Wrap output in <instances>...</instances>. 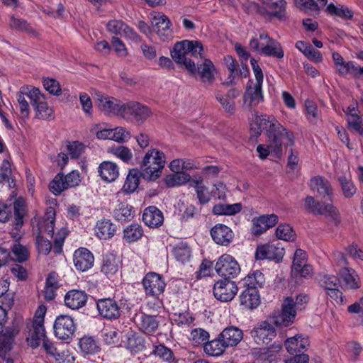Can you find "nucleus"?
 <instances>
[{
    "instance_id": "35",
    "label": "nucleus",
    "mask_w": 363,
    "mask_h": 363,
    "mask_svg": "<svg viewBox=\"0 0 363 363\" xmlns=\"http://www.w3.org/2000/svg\"><path fill=\"white\" fill-rule=\"evenodd\" d=\"M113 216L120 222L130 220L134 216L133 208L126 202H119L113 211Z\"/></svg>"
},
{
    "instance_id": "41",
    "label": "nucleus",
    "mask_w": 363,
    "mask_h": 363,
    "mask_svg": "<svg viewBox=\"0 0 363 363\" xmlns=\"http://www.w3.org/2000/svg\"><path fill=\"white\" fill-rule=\"evenodd\" d=\"M78 345L82 352L85 354H94L100 350L98 341L90 336H84L80 338Z\"/></svg>"
},
{
    "instance_id": "11",
    "label": "nucleus",
    "mask_w": 363,
    "mask_h": 363,
    "mask_svg": "<svg viewBox=\"0 0 363 363\" xmlns=\"http://www.w3.org/2000/svg\"><path fill=\"white\" fill-rule=\"evenodd\" d=\"M151 23L160 40L168 42L172 40L173 35L172 23L166 15L160 12L151 13Z\"/></svg>"
},
{
    "instance_id": "2",
    "label": "nucleus",
    "mask_w": 363,
    "mask_h": 363,
    "mask_svg": "<svg viewBox=\"0 0 363 363\" xmlns=\"http://www.w3.org/2000/svg\"><path fill=\"white\" fill-rule=\"evenodd\" d=\"M199 57L197 62L198 68H213L211 60L204 57V50L202 43L199 40H183L174 43L170 50L172 59L179 65L185 68H195V62L189 57Z\"/></svg>"
},
{
    "instance_id": "33",
    "label": "nucleus",
    "mask_w": 363,
    "mask_h": 363,
    "mask_svg": "<svg viewBox=\"0 0 363 363\" xmlns=\"http://www.w3.org/2000/svg\"><path fill=\"white\" fill-rule=\"evenodd\" d=\"M99 172L101 179L108 182L115 181L119 175V169L114 162H103L99 167Z\"/></svg>"
},
{
    "instance_id": "8",
    "label": "nucleus",
    "mask_w": 363,
    "mask_h": 363,
    "mask_svg": "<svg viewBox=\"0 0 363 363\" xmlns=\"http://www.w3.org/2000/svg\"><path fill=\"white\" fill-rule=\"evenodd\" d=\"M304 206L310 213L330 218L336 224L340 222V213L333 204L315 201L313 196H308L305 199Z\"/></svg>"
},
{
    "instance_id": "22",
    "label": "nucleus",
    "mask_w": 363,
    "mask_h": 363,
    "mask_svg": "<svg viewBox=\"0 0 363 363\" xmlns=\"http://www.w3.org/2000/svg\"><path fill=\"white\" fill-rule=\"evenodd\" d=\"M266 115L258 116L257 113L252 115L250 125V138H257L264 130L269 135L270 132L267 130L268 126L271 127L272 123Z\"/></svg>"
},
{
    "instance_id": "16",
    "label": "nucleus",
    "mask_w": 363,
    "mask_h": 363,
    "mask_svg": "<svg viewBox=\"0 0 363 363\" xmlns=\"http://www.w3.org/2000/svg\"><path fill=\"white\" fill-rule=\"evenodd\" d=\"M55 336L60 340L72 338L76 330V324L72 317L67 315H58L53 325Z\"/></svg>"
},
{
    "instance_id": "55",
    "label": "nucleus",
    "mask_w": 363,
    "mask_h": 363,
    "mask_svg": "<svg viewBox=\"0 0 363 363\" xmlns=\"http://www.w3.org/2000/svg\"><path fill=\"white\" fill-rule=\"evenodd\" d=\"M320 286L325 290L331 289L333 287H338L339 279L333 274H320L317 277Z\"/></svg>"
},
{
    "instance_id": "15",
    "label": "nucleus",
    "mask_w": 363,
    "mask_h": 363,
    "mask_svg": "<svg viewBox=\"0 0 363 363\" xmlns=\"http://www.w3.org/2000/svg\"><path fill=\"white\" fill-rule=\"evenodd\" d=\"M238 291L235 281L224 279L214 284L213 293L216 299L221 302H228L234 298Z\"/></svg>"
},
{
    "instance_id": "10",
    "label": "nucleus",
    "mask_w": 363,
    "mask_h": 363,
    "mask_svg": "<svg viewBox=\"0 0 363 363\" xmlns=\"http://www.w3.org/2000/svg\"><path fill=\"white\" fill-rule=\"evenodd\" d=\"M12 209L14 211L16 225L21 226L23 223V217L26 214V201L21 197L15 201L13 207L11 204L0 202V222L5 223L9 219Z\"/></svg>"
},
{
    "instance_id": "50",
    "label": "nucleus",
    "mask_w": 363,
    "mask_h": 363,
    "mask_svg": "<svg viewBox=\"0 0 363 363\" xmlns=\"http://www.w3.org/2000/svg\"><path fill=\"white\" fill-rule=\"evenodd\" d=\"M265 282L264 274L259 270L248 274L244 279V283L247 287H262Z\"/></svg>"
},
{
    "instance_id": "34",
    "label": "nucleus",
    "mask_w": 363,
    "mask_h": 363,
    "mask_svg": "<svg viewBox=\"0 0 363 363\" xmlns=\"http://www.w3.org/2000/svg\"><path fill=\"white\" fill-rule=\"evenodd\" d=\"M152 354L164 363H178L179 362L174 352L164 344L154 345Z\"/></svg>"
},
{
    "instance_id": "25",
    "label": "nucleus",
    "mask_w": 363,
    "mask_h": 363,
    "mask_svg": "<svg viewBox=\"0 0 363 363\" xmlns=\"http://www.w3.org/2000/svg\"><path fill=\"white\" fill-rule=\"evenodd\" d=\"M137 324L139 330L148 335L155 333L159 328L157 317L145 313H140Z\"/></svg>"
},
{
    "instance_id": "37",
    "label": "nucleus",
    "mask_w": 363,
    "mask_h": 363,
    "mask_svg": "<svg viewBox=\"0 0 363 363\" xmlns=\"http://www.w3.org/2000/svg\"><path fill=\"white\" fill-rule=\"evenodd\" d=\"M308 345V340L299 335L288 338L285 342L286 348L290 354L301 352Z\"/></svg>"
},
{
    "instance_id": "17",
    "label": "nucleus",
    "mask_w": 363,
    "mask_h": 363,
    "mask_svg": "<svg viewBox=\"0 0 363 363\" xmlns=\"http://www.w3.org/2000/svg\"><path fill=\"white\" fill-rule=\"evenodd\" d=\"M99 313L106 319L115 320L121 315V308L117 301L111 298H101L96 302Z\"/></svg>"
},
{
    "instance_id": "28",
    "label": "nucleus",
    "mask_w": 363,
    "mask_h": 363,
    "mask_svg": "<svg viewBox=\"0 0 363 363\" xmlns=\"http://www.w3.org/2000/svg\"><path fill=\"white\" fill-rule=\"evenodd\" d=\"M94 230L98 238L106 240L115 235L116 225L109 219H101L97 221Z\"/></svg>"
},
{
    "instance_id": "56",
    "label": "nucleus",
    "mask_w": 363,
    "mask_h": 363,
    "mask_svg": "<svg viewBox=\"0 0 363 363\" xmlns=\"http://www.w3.org/2000/svg\"><path fill=\"white\" fill-rule=\"evenodd\" d=\"M12 257L18 262L26 261L30 255V252L27 247L20 243H15L11 247Z\"/></svg>"
},
{
    "instance_id": "58",
    "label": "nucleus",
    "mask_w": 363,
    "mask_h": 363,
    "mask_svg": "<svg viewBox=\"0 0 363 363\" xmlns=\"http://www.w3.org/2000/svg\"><path fill=\"white\" fill-rule=\"evenodd\" d=\"M121 333L114 328H105L102 331L103 340L106 345H116L119 342Z\"/></svg>"
},
{
    "instance_id": "26",
    "label": "nucleus",
    "mask_w": 363,
    "mask_h": 363,
    "mask_svg": "<svg viewBox=\"0 0 363 363\" xmlns=\"http://www.w3.org/2000/svg\"><path fill=\"white\" fill-rule=\"evenodd\" d=\"M143 220L150 228H158L164 222L163 213L157 207L149 206L143 212Z\"/></svg>"
},
{
    "instance_id": "45",
    "label": "nucleus",
    "mask_w": 363,
    "mask_h": 363,
    "mask_svg": "<svg viewBox=\"0 0 363 363\" xmlns=\"http://www.w3.org/2000/svg\"><path fill=\"white\" fill-rule=\"evenodd\" d=\"M242 210V205L240 203H235L233 204H216L213 208V213L215 215L222 216H232L235 215Z\"/></svg>"
},
{
    "instance_id": "42",
    "label": "nucleus",
    "mask_w": 363,
    "mask_h": 363,
    "mask_svg": "<svg viewBox=\"0 0 363 363\" xmlns=\"http://www.w3.org/2000/svg\"><path fill=\"white\" fill-rule=\"evenodd\" d=\"M189 340L195 347L204 346L210 338L209 333L203 328H196L191 330Z\"/></svg>"
},
{
    "instance_id": "61",
    "label": "nucleus",
    "mask_w": 363,
    "mask_h": 363,
    "mask_svg": "<svg viewBox=\"0 0 363 363\" xmlns=\"http://www.w3.org/2000/svg\"><path fill=\"white\" fill-rule=\"evenodd\" d=\"M306 118L311 123H316L319 119V113L317 105L311 100L305 101Z\"/></svg>"
},
{
    "instance_id": "44",
    "label": "nucleus",
    "mask_w": 363,
    "mask_h": 363,
    "mask_svg": "<svg viewBox=\"0 0 363 363\" xmlns=\"http://www.w3.org/2000/svg\"><path fill=\"white\" fill-rule=\"evenodd\" d=\"M190 185L195 189L200 203L206 204L210 201L211 195L208 188L203 184L201 179L192 180Z\"/></svg>"
},
{
    "instance_id": "64",
    "label": "nucleus",
    "mask_w": 363,
    "mask_h": 363,
    "mask_svg": "<svg viewBox=\"0 0 363 363\" xmlns=\"http://www.w3.org/2000/svg\"><path fill=\"white\" fill-rule=\"evenodd\" d=\"M91 132L99 140H111L112 128H106L101 124H95Z\"/></svg>"
},
{
    "instance_id": "24",
    "label": "nucleus",
    "mask_w": 363,
    "mask_h": 363,
    "mask_svg": "<svg viewBox=\"0 0 363 363\" xmlns=\"http://www.w3.org/2000/svg\"><path fill=\"white\" fill-rule=\"evenodd\" d=\"M240 94V91L237 89H230L224 94L220 91L216 92V98L225 111L230 114H233L235 110V99Z\"/></svg>"
},
{
    "instance_id": "29",
    "label": "nucleus",
    "mask_w": 363,
    "mask_h": 363,
    "mask_svg": "<svg viewBox=\"0 0 363 363\" xmlns=\"http://www.w3.org/2000/svg\"><path fill=\"white\" fill-rule=\"evenodd\" d=\"M339 274L345 288L349 289H357L360 287V278L352 268L343 267L340 269Z\"/></svg>"
},
{
    "instance_id": "39",
    "label": "nucleus",
    "mask_w": 363,
    "mask_h": 363,
    "mask_svg": "<svg viewBox=\"0 0 363 363\" xmlns=\"http://www.w3.org/2000/svg\"><path fill=\"white\" fill-rule=\"evenodd\" d=\"M203 352L208 356L218 357L221 355L226 349L223 340L218 335L217 338L208 340L203 346Z\"/></svg>"
},
{
    "instance_id": "60",
    "label": "nucleus",
    "mask_w": 363,
    "mask_h": 363,
    "mask_svg": "<svg viewBox=\"0 0 363 363\" xmlns=\"http://www.w3.org/2000/svg\"><path fill=\"white\" fill-rule=\"evenodd\" d=\"M286 306L281 307V313L275 317L274 323L276 325L289 326L295 319V315L291 312H286Z\"/></svg>"
},
{
    "instance_id": "7",
    "label": "nucleus",
    "mask_w": 363,
    "mask_h": 363,
    "mask_svg": "<svg viewBox=\"0 0 363 363\" xmlns=\"http://www.w3.org/2000/svg\"><path fill=\"white\" fill-rule=\"evenodd\" d=\"M27 94L36 112L35 116L38 118L50 120L55 118L53 108L48 105L44 95L40 93L38 89L33 87L29 90Z\"/></svg>"
},
{
    "instance_id": "32",
    "label": "nucleus",
    "mask_w": 363,
    "mask_h": 363,
    "mask_svg": "<svg viewBox=\"0 0 363 363\" xmlns=\"http://www.w3.org/2000/svg\"><path fill=\"white\" fill-rule=\"evenodd\" d=\"M144 234L143 227L136 223L127 225L123 230V240L130 244L140 240Z\"/></svg>"
},
{
    "instance_id": "3",
    "label": "nucleus",
    "mask_w": 363,
    "mask_h": 363,
    "mask_svg": "<svg viewBox=\"0 0 363 363\" xmlns=\"http://www.w3.org/2000/svg\"><path fill=\"white\" fill-rule=\"evenodd\" d=\"M166 162V157L162 151L157 148L148 150L140 164L142 177L148 181H155L162 175Z\"/></svg>"
},
{
    "instance_id": "52",
    "label": "nucleus",
    "mask_w": 363,
    "mask_h": 363,
    "mask_svg": "<svg viewBox=\"0 0 363 363\" xmlns=\"http://www.w3.org/2000/svg\"><path fill=\"white\" fill-rule=\"evenodd\" d=\"M12 338L5 334H0V357L6 363H13V361L6 358L7 352L11 348Z\"/></svg>"
},
{
    "instance_id": "54",
    "label": "nucleus",
    "mask_w": 363,
    "mask_h": 363,
    "mask_svg": "<svg viewBox=\"0 0 363 363\" xmlns=\"http://www.w3.org/2000/svg\"><path fill=\"white\" fill-rule=\"evenodd\" d=\"M173 255L177 261L184 263L190 259L191 250L186 243L181 242L174 247Z\"/></svg>"
},
{
    "instance_id": "36",
    "label": "nucleus",
    "mask_w": 363,
    "mask_h": 363,
    "mask_svg": "<svg viewBox=\"0 0 363 363\" xmlns=\"http://www.w3.org/2000/svg\"><path fill=\"white\" fill-rule=\"evenodd\" d=\"M120 264L117 256L112 253L106 254L103 258L101 272L108 277L113 276L118 272Z\"/></svg>"
},
{
    "instance_id": "20",
    "label": "nucleus",
    "mask_w": 363,
    "mask_h": 363,
    "mask_svg": "<svg viewBox=\"0 0 363 363\" xmlns=\"http://www.w3.org/2000/svg\"><path fill=\"white\" fill-rule=\"evenodd\" d=\"M213 240L222 246L229 245L233 240L234 233L224 224H216L211 230Z\"/></svg>"
},
{
    "instance_id": "1",
    "label": "nucleus",
    "mask_w": 363,
    "mask_h": 363,
    "mask_svg": "<svg viewBox=\"0 0 363 363\" xmlns=\"http://www.w3.org/2000/svg\"><path fill=\"white\" fill-rule=\"evenodd\" d=\"M55 220V211L52 207H48L46 210L45 216L38 222V229L39 233L36 236L35 244L38 252L40 254L47 255L52 249V244L50 240L43 236L45 233L50 235L54 238V251L58 254L62 252L65 239L67 235V230L65 228H61L55 235H54V226Z\"/></svg>"
},
{
    "instance_id": "47",
    "label": "nucleus",
    "mask_w": 363,
    "mask_h": 363,
    "mask_svg": "<svg viewBox=\"0 0 363 363\" xmlns=\"http://www.w3.org/2000/svg\"><path fill=\"white\" fill-rule=\"evenodd\" d=\"M327 3L328 0H295L296 5L305 11H318Z\"/></svg>"
},
{
    "instance_id": "27",
    "label": "nucleus",
    "mask_w": 363,
    "mask_h": 363,
    "mask_svg": "<svg viewBox=\"0 0 363 363\" xmlns=\"http://www.w3.org/2000/svg\"><path fill=\"white\" fill-rule=\"evenodd\" d=\"M240 305L247 309L256 308L260 303L259 294L257 289L247 287L239 296Z\"/></svg>"
},
{
    "instance_id": "13",
    "label": "nucleus",
    "mask_w": 363,
    "mask_h": 363,
    "mask_svg": "<svg viewBox=\"0 0 363 363\" xmlns=\"http://www.w3.org/2000/svg\"><path fill=\"white\" fill-rule=\"evenodd\" d=\"M215 270L219 276L230 279L237 277L240 272V267L234 257L225 254L216 261Z\"/></svg>"
},
{
    "instance_id": "31",
    "label": "nucleus",
    "mask_w": 363,
    "mask_h": 363,
    "mask_svg": "<svg viewBox=\"0 0 363 363\" xmlns=\"http://www.w3.org/2000/svg\"><path fill=\"white\" fill-rule=\"evenodd\" d=\"M225 347L237 345L242 339V331L236 327H229L224 329L219 335Z\"/></svg>"
},
{
    "instance_id": "9",
    "label": "nucleus",
    "mask_w": 363,
    "mask_h": 363,
    "mask_svg": "<svg viewBox=\"0 0 363 363\" xmlns=\"http://www.w3.org/2000/svg\"><path fill=\"white\" fill-rule=\"evenodd\" d=\"M282 144L293 146L294 135L293 132L285 128L278 121L274 122V157L281 159L283 157Z\"/></svg>"
},
{
    "instance_id": "62",
    "label": "nucleus",
    "mask_w": 363,
    "mask_h": 363,
    "mask_svg": "<svg viewBox=\"0 0 363 363\" xmlns=\"http://www.w3.org/2000/svg\"><path fill=\"white\" fill-rule=\"evenodd\" d=\"M259 2L256 4L259 13L266 20L271 21L272 18V3L270 0H259Z\"/></svg>"
},
{
    "instance_id": "63",
    "label": "nucleus",
    "mask_w": 363,
    "mask_h": 363,
    "mask_svg": "<svg viewBox=\"0 0 363 363\" xmlns=\"http://www.w3.org/2000/svg\"><path fill=\"white\" fill-rule=\"evenodd\" d=\"M50 189L55 195H58L64 190L67 189V186L65 185V180L63 175L60 174H57L53 180L50 183Z\"/></svg>"
},
{
    "instance_id": "38",
    "label": "nucleus",
    "mask_w": 363,
    "mask_h": 363,
    "mask_svg": "<svg viewBox=\"0 0 363 363\" xmlns=\"http://www.w3.org/2000/svg\"><path fill=\"white\" fill-rule=\"evenodd\" d=\"M140 177H142V172L140 170L138 169H130L123 186V191L126 194L134 192L139 185Z\"/></svg>"
},
{
    "instance_id": "48",
    "label": "nucleus",
    "mask_w": 363,
    "mask_h": 363,
    "mask_svg": "<svg viewBox=\"0 0 363 363\" xmlns=\"http://www.w3.org/2000/svg\"><path fill=\"white\" fill-rule=\"evenodd\" d=\"M337 181L340 184L342 194L345 198L350 199L355 194L357 188L350 175H341L338 177Z\"/></svg>"
},
{
    "instance_id": "59",
    "label": "nucleus",
    "mask_w": 363,
    "mask_h": 363,
    "mask_svg": "<svg viewBox=\"0 0 363 363\" xmlns=\"http://www.w3.org/2000/svg\"><path fill=\"white\" fill-rule=\"evenodd\" d=\"M111 140L118 143L128 142L130 138V133L124 127L118 126L112 128Z\"/></svg>"
},
{
    "instance_id": "46",
    "label": "nucleus",
    "mask_w": 363,
    "mask_h": 363,
    "mask_svg": "<svg viewBox=\"0 0 363 363\" xmlns=\"http://www.w3.org/2000/svg\"><path fill=\"white\" fill-rule=\"evenodd\" d=\"M214 71L216 69H186V74L204 84H211L214 79Z\"/></svg>"
},
{
    "instance_id": "40",
    "label": "nucleus",
    "mask_w": 363,
    "mask_h": 363,
    "mask_svg": "<svg viewBox=\"0 0 363 363\" xmlns=\"http://www.w3.org/2000/svg\"><path fill=\"white\" fill-rule=\"evenodd\" d=\"M45 330L44 325H33L32 329L30 330L29 335L27 337L28 344L32 348L38 347L40 342L45 338Z\"/></svg>"
},
{
    "instance_id": "30",
    "label": "nucleus",
    "mask_w": 363,
    "mask_h": 363,
    "mask_svg": "<svg viewBox=\"0 0 363 363\" xmlns=\"http://www.w3.org/2000/svg\"><path fill=\"white\" fill-rule=\"evenodd\" d=\"M124 344L131 353H138L145 348V339L138 333L131 331L126 334Z\"/></svg>"
},
{
    "instance_id": "6",
    "label": "nucleus",
    "mask_w": 363,
    "mask_h": 363,
    "mask_svg": "<svg viewBox=\"0 0 363 363\" xmlns=\"http://www.w3.org/2000/svg\"><path fill=\"white\" fill-rule=\"evenodd\" d=\"M150 109L138 101L124 103L121 118L128 122L135 121L142 124L151 116Z\"/></svg>"
},
{
    "instance_id": "21",
    "label": "nucleus",
    "mask_w": 363,
    "mask_h": 363,
    "mask_svg": "<svg viewBox=\"0 0 363 363\" xmlns=\"http://www.w3.org/2000/svg\"><path fill=\"white\" fill-rule=\"evenodd\" d=\"M106 28L108 32L116 35L128 38L133 40H137L139 38V35L136 32L121 20H111L108 21Z\"/></svg>"
},
{
    "instance_id": "51",
    "label": "nucleus",
    "mask_w": 363,
    "mask_h": 363,
    "mask_svg": "<svg viewBox=\"0 0 363 363\" xmlns=\"http://www.w3.org/2000/svg\"><path fill=\"white\" fill-rule=\"evenodd\" d=\"M171 319L174 324L182 328L189 327L194 321V318L188 311L174 313Z\"/></svg>"
},
{
    "instance_id": "18",
    "label": "nucleus",
    "mask_w": 363,
    "mask_h": 363,
    "mask_svg": "<svg viewBox=\"0 0 363 363\" xmlns=\"http://www.w3.org/2000/svg\"><path fill=\"white\" fill-rule=\"evenodd\" d=\"M73 262L77 270L86 272L93 267L94 257L87 248L79 247L74 252Z\"/></svg>"
},
{
    "instance_id": "57",
    "label": "nucleus",
    "mask_w": 363,
    "mask_h": 363,
    "mask_svg": "<svg viewBox=\"0 0 363 363\" xmlns=\"http://www.w3.org/2000/svg\"><path fill=\"white\" fill-rule=\"evenodd\" d=\"M276 236L278 240L294 241L296 238V233L289 225L282 224L277 228Z\"/></svg>"
},
{
    "instance_id": "14",
    "label": "nucleus",
    "mask_w": 363,
    "mask_h": 363,
    "mask_svg": "<svg viewBox=\"0 0 363 363\" xmlns=\"http://www.w3.org/2000/svg\"><path fill=\"white\" fill-rule=\"evenodd\" d=\"M145 295L149 297H157L165 289L166 284L162 277L155 272L147 273L142 281Z\"/></svg>"
},
{
    "instance_id": "12",
    "label": "nucleus",
    "mask_w": 363,
    "mask_h": 363,
    "mask_svg": "<svg viewBox=\"0 0 363 363\" xmlns=\"http://www.w3.org/2000/svg\"><path fill=\"white\" fill-rule=\"evenodd\" d=\"M96 104L101 111L108 116L121 117L124 103L114 97L101 93H96Z\"/></svg>"
},
{
    "instance_id": "49",
    "label": "nucleus",
    "mask_w": 363,
    "mask_h": 363,
    "mask_svg": "<svg viewBox=\"0 0 363 363\" xmlns=\"http://www.w3.org/2000/svg\"><path fill=\"white\" fill-rule=\"evenodd\" d=\"M252 232L254 235H260L271 227L270 218L267 216H261L252 220Z\"/></svg>"
},
{
    "instance_id": "53",
    "label": "nucleus",
    "mask_w": 363,
    "mask_h": 363,
    "mask_svg": "<svg viewBox=\"0 0 363 363\" xmlns=\"http://www.w3.org/2000/svg\"><path fill=\"white\" fill-rule=\"evenodd\" d=\"M109 152L125 163H128L133 159V153L130 149L125 146L112 147L109 149Z\"/></svg>"
},
{
    "instance_id": "19",
    "label": "nucleus",
    "mask_w": 363,
    "mask_h": 363,
    "mask_svg": "<svg viewBox=\"0 0 363 363\" xmlns=\"http://www.w3.org/2000/svg\"><path fill=\"white\" fill-rule=\"evenodd\" d=\"M310 187L316 191L320 197L333 201L334 198L333 188L330 182L325 177L317 176L310 180Z\"/></svg>"
},
{
    "instance_id": "5",
    "label": "nucleus",
    "mask_w": 363,
    "mask_h": 363,
    "mask_svg": "<svg viewBox=\"0 0 363 363\" xmlns=\"http://www.w3.org/2000/svg\"><path fill=\"white\" fill-rule=\"evenodd\" d=\"M254 74L255 81L249 80L243 95V106L245 108H255L263 101L262 84L264 76L262 69H254Z\"/></svg>"
},
{
    "instance_id": "4",
    "label": "nucleus",
    "mask_w": 363,
    "mask_h": 363,
    "mask_svg": "<svg viewBox=\"0 0 363 363\" xmlns=\"http://www.w3.org/2000/svg\"><path fill=\"white\" fill-rule=\"evenodd\" d=\"M251 335L255 342L262 347L260 357L264 361L271 363L272 347V318L259 321L252 330Z\"/></svg>"
},
{
    "instance_id": "43",
    "label": "nucleus",
    "mask_w": 363,
    "mask_h": 363,
    "mask_svg": "<svg viewBox=\"0 0 363 363\" xmlns=\"http://www.w3.org/2000/svg\"><path fill=\"white\" fill-rule=\"evenodd\" d=\"M325 11L332 16H337L342 18L350 19L353 16L352 11L342 4L335 5L333 3L328 4Z\"/></svg>"
},
{
    "instance_id": "23",
    "label": "nucleus",
    "mask_w": 363,
    "mask_h": 363,
    "mask_svg": "<svg viewBox=\"0 0 363 363\" xmlns=\"http://www.w3.org/2000/svg\"><path fill=\"white\" fill-rule=\"evenodd\" d=\"M64 301L67 308L72 310H79L86 305L87 294L84 291L72 289L67 292Z\"/></svg>"
}]
</instances>
